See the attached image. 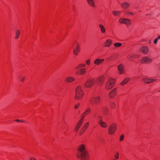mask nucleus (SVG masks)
Segmentation results:
<instances>
[{
	"mask_svg": "<svg viewBox=\"0 0 160 160\" xmlns=\"http://www.w3.org/2000/svg\"><path fill=\"white\" fill-rule=\"evenodd\" d=\"M78 152L77 157L82 160H88L89 156L88 153L85 148V146L82 145L79 146L78 148Z\"/></svg>",
	"mask_w": 160,
	"mask_h": 160,
	"instance_id": "nucleus-1",
	"label": "nucleus"
},
{
	"mask_svg": "<svg viewBox=\"0 0 160 160\" xmlns=\"http://www.w3.org/2000/svg\"><path fill=\"white\" fill-rule=\"evenodd\" d=\"M91 109L90 108H88V109L83 113L82 114V116L81 119L79 121L77 125L76 126L75 129L74 131L77 132L78 131V129H79V127L82 124L83 119L84 118L85 116L86 115H88L90 113V112Z\"/></svg>",
	"mask_w": 160,
	"mask_h": 160,
	"instance_id": "nucleus-2",
	"label": "nucleus"
},
{
	"mask_svg": "<svg viewBox=\"0 0 160 160\" xmlns=\"http://www.w3.org/2000/svg\"><path fill=\"white\" fill-rule=\"evenodd\" d=\"M83 92L80 86L78 87L76 89L75 98L77 99H80L82 97Z\"/></svg>",
	"mask_w": 160,
	"mask_h": 160,
	"instance_id": "nucleus-3",
	"label": "nucleus"
},
{
	"mask_svg": "<svg viewBox=\"0 0 160 160\" xmlns=\"http://www.w3.org/2000/svg\"><path fill=\"white\" fill-rule=\"evenodd\" d=\"M90 102L93 106L98 105L100 102V98L99 96L92 97L90 99Z\"/></svg>",
	"mask_w": 160,
	"mask_h": 160,
	"instance_id": "nucleus-4",
	"label": "nucleus"
},
{
	"mask_svg": "<svg viewBox=\"0 0 160 160\" xmlns=\"http://www.w3.org/2000/svg\"><path fill=\"white\" fill-rule=\"evenodd\" d=\"M115 83V79L112 78L109 79L106 84V88L108 89H109L111 88L114 85Z\"/></svg>",
	"mask_w": 160,
	"mask_h": 160,
	"instance_id": "nucleus-5",
	"label": "nucleus"
},
{
	"mask_svg": "<svg viewBox=\"0 0 160 160\" xmlns=\"http://www.w3.org/2000/svg\"><path fill=\"white\" fill-rule=\"evenodd\" d=\"M96 81V80L93 78L88 79L86 81L85 86L87 88L91 87L93 86Z\"/></svg>",
	"mask_w": 160,
	"mask_h": 160,
	"instance_id": "nucleus-6",
	"label": "nucleus"
},
{
	"mask_svg": "<svg viewBox=\"0 0 160 160\" xmlns=\"http://www.w3.org/2000/svg\"><path fill=\"white\" fill-rule=\"evenodd\" d=\"M117 129V125L115 123L110 125L108 128V133L110 134H113Z\"/></svg>",
	"mask_w": 160,
	"mask_h": 160,
	"instance_id": "nucleus-7",
	"label": "nucleus"
},
{
	"mask_svg": "<svg viewBox=\"0 0 160 160\" xmlns=\"http://www.w3.org/2000/svg\"><path fill=\"white\" fill-rule=\"evenodd\" d=\"M119 21L121 23L126 24L127 26H129L131 23L130 20L127 19L121 18L119 19Z\"/></svg>",
	"mask_w": 160,
	"mask_h": 160,
	"instance_id": "nucleus-8",
	"label": "nucleus"
},
{
	"mask_svg": "<svg viewBox=\"0 0 160 160\" xmlns=\"http://www.w3.org/2000/svg\"><path fill=\"white\" fill-rule=\"evenodd\" d=\"M73 52L76 55H78V53L80 51V49L78 46V44L76 42L74 45L73 47Z\"/></svg>",
	"mask_w": 160,
	"mask_h": 160,
	"instance_id": "nucleus-9",
	"label": "nucleus"
},
{
	"mask_svg": "<svg viewBox=\"0 0 160 160\" xmlns=\"http://www.w3.org/2000/svg\"><path fill=\"white\" fill-rule=\"evenodd\" d=\"M140 50L142 53L145 54H148L149 52V48L147 46L141 47L140 48Z\"/></svg>",
	"mask_w": 160,
	"mask_h": 160,
	"instance_id": "nucleus-10",
	"label": "nucleus"
},
{
	"mask_svg": "<svg viewBox=\"0 0 160 160\" xmlns=\"http://www.w3.org/2000/svg\"><path fill=\"white\" fill-rule=\"evenodd\" d=\"M104 78L103 76L98 77L97 79V85L100 86L103 82Z\"/></svg>",
	"mask_w": 160,
	"mask_h": 160,
	"instance_id": "nucleus-11",
	"label": "nucleus"
},
{
	"mask_svg": "<svg viewBox=\"0 0 160 160\" xmlns=\"http://www.w3.org/2000/svg\"><path fill=\"white\" fill-rule=\"evenodd\" d=\"M156 80V79H149L147 78H144L142 79V82L146 83H150Z\"/></svg>",
	"mask_w": 160,
	"mask_h": 160,
	"instance_id": "nucleus-12",
	"label": "nucleus"
},
{
	"mask_svg": "<svg viewBox=\"0 0 160 160\" xmlns=\"http://www.w3.org/2000/svg\"><path fill=\"white\" fill-rule=\"evenodd\" d=\"M152 61V59L146 57H144L141 60V62L142 63H149Z\"/></svg>",
	"mask_w": 160,
	"mask_h": 160,
	"instance_id": "nucleus-13",
	"label": "nucleus"
},
{
	"mask_svg": "<svg viewBox=\"0 0 160 160\" xmlns=\"http://www.w3.org/2000/svg\"><path fill=\"white\" fill-rule=\"evenodd\" d=\"M104 61V60L103 59L97 58L94 60V63L97 65H99L103 63Z\"/></svg>",
	"mask_w": 160,
	"mask_h": 160,
	"instance_id": "nucleus-14",
	"label": "nucleus"
},
{
	"mask_svg": "<svg viewBox=\"0 0 160 160\" xmlns=\"http://www.w3.org/2000/svg\"><path fill=\"white\" fill-rule=\"evenodd\" d=\"M119 73L120 74L123 73L124 72V66L122 64H119L118 66Z\"/></svg>",
	"mask_w": 160,
	"mask_h": 160,
	"instance_id": "nucleus-15",
	"label": "nucleus"
},
{
	"mask_svg": "<svg viewBox=\"0 0 160 160\" xmlns=\"http://www.w3.org/2000/svg\"><path fill=\"white\" fill-rule=\"evenodd\" d=\"M85 72V69L84 68H82L78 69L76 72V73L77 74L82 75H83Z\"/></svg>",
	"mask_w": 160,
	"mask_h": 160,
	"instance_id": "nucleus-16",
	"label": "nucleus"
},
{
	"mask_svg": "<svg viewBox=\"0 0 160 160\" xmlns=\"http://www.w3.org/2000/svg\"><path fill=\"white\" fill-rule=\"evenodd\" d=\"M116 88L113 89L109 94V96L110 98H112L114 97L116 94Z\"/></svg>",
	"mask_w": 160,
	"mask_h": 160,
	"instance_id": "nucleus-17",
	"label": "nucleus"
},
{
	"mask_svg": "<svg viewBox=\"0 0 160 160\" xmlns=\"http://www.w3.org/2000/svg\"><path fill=\"white\" fill-rule=\"evenodd\" d=\"M88 124L89 122H87L84 125V126L82 128L80 132V133L81 135L86 130L87 128L88 127Z\"/></svg>",
	"mask_w": 160,
	"mask_h": 160,
	"instance_id": "nucleus-18",
	"label": "nucleus"
},
{
	"mask_svg": "<svg viewBox=\"0 0 160 160\" xmlns=\"http://www.w3.org/2000/svg\"><path fill=\"white\" fill-rule=\"evenodd\" d=\"M74 80V79L72 77H69L66 78L65 81L67 82H71Z\"/></svg>",
	"mask_w": 160,
	"mask_h": 160,
	"instance_id": "nucleus-19",
	"label": "nucleus"
},
{
	"mask_svg": "<svg viewBox=\"0 0 160 160\" xmlns=\"http://www.w3.org/2000/svg\"><path fill=\"white\" fill-rule=\"evenodd\" d=\"M122 7L124 9H127L129 6V4L127 2H124L121 4Z\"/></svg>",
	"mask_w": 160,
	"mask_h": 160,
	"instance_id": "nucleus-20",
	"label": "nucleus"
},
{
	"mask_svg": "<svg viewBox=\"0 0 160 160\" xmlns=\"http://www.w3.org/2000/svg\"><path fill=\"white\" fill-rule=\"evenodd\" d=\"M98 124L101 127L104 128L106 127L107 126V124L103 121H101L100 122H99Z\"/></svg>",
	"mask_w": 160,
	"mask_h": 160,
	"instance_id": "nucleus-21",
	"label": "nucleus"
},
{
	"mask_svg": "<svg viewBox=\"0 0 160 160\" xmlns=\"http://www.w3.org/2000/svg\"><path fill=\"white\" fill-rule=\"evenodd\" d=\"M88 4L92 7H94L95 6V3L93 0H87Z\"/></svg>",
	"mask_w": 160,
	"mask_h": 160,
	"instance_id": "nucleus-22",
	"label": "nucleus"
},
{
	"mask_svg": "<svg viewBox=\"0 0 160 160\" xmlns=\"http://www.w3.org/2000/svg\"><path fill=\"white\" fill-rule=\"evenodd\" d=\"M20 34V32L19 30H17L15 31V39H18L19 36V35Z\"/></svg>",
	"mask_w": 160,
	"mask_h": 160,
	"instance_id": "nucleus-23",
	"label": "nucleus"
},
{
	"mask_svg": "<svg viewBox=\"0 0 160 160\" xmlns=\"http://www.w3.org/2000/svg\"><path fill=\"white\" fill-rule=\"evenodd\" d=\"M129 78H125L121 83V84L123 85L127 83L129 81Z\"/></svg>",
	"mask_w": 160,
	"mask_h": 160,
	"instance_id": "nucleus-24",
	"label": "nucleus"
},
{
	"mask_svg": "<svg viewBox=\"0 0 160 160\" xmlns=\"http://www.w3.org/2000/svg\"><path fill=\"white\" fill-rule=\"evenodd\" d=\"M99 27L100 28L101 31L102 33H105V29L103 26L102 24L99 25Z\"/></svg>",
	"mask_w": 160,
	"mask_h": 160,
	"instance_id": "nucleus-25",
	"label": "nucleus"
},
{
	"mask_svg": "<svg viewBox=\"0 0 160 160\" xmlns=\"http://www.w3.org/2000/svg\"><path fill=\"white\" fill-rule=\"evenodd\" d=\"M112 42V40L110 39H108L107 40L105 43L106 46L109 47L110 46V44Z\"/></svg>",
	"mask_w": 160,
	"mask_h": 160,
	"instance_id": "nucleus-26",
	"label": "nucleus"
},
{
	"mask_svg": "<svg viewBox=\"0 0 160 160\" xmlns=\"http://www.w3.org/2000/svg\"><path fill=\"white\" fill-rule=\"evenodd\" d=\"M102 110L106 114L108 113V109L107 107L103 106L102 107Z\"/></svg>",
	"mask_w": 160,
	"mask_h": 160,
	"instance_id": "nucleus-27",
	"label": "nucleus"
},
{
	"mask_svg": "<svg viewBox=\"0 0 160 160\" xmlns=\"http://www.w3.org/2000/svg\"><path fill=\"white\" fill-rule=\"evenodd\" d=\"M112 13L114 16H117L119 15L120 12L116 11H112Z\"/></svg>",
	"mask_w": 160,
	"mask_h": 160,
	"instance_id": "nucleus-28",
	"label": "nucleus"
},
{
	"mask_svg": "<svg viewBox=\"0 0 160 160\" xmlns=\"http://www.w3.org/2000/svg\"><path fill=\"white\" fill-rule=\"evenodd\" d=\"M85 64H80L78 65V66H77L76 68H75L76 69H78L79 68H80L81 67H84L85 66Z\"/></svg>",
	"mask_w": 160,
	"mask_h": 160,
	"instance_id": "nucleus-29",
	"label": "nucleus"
},
{
	"mask_svg": "<svg viewBox=\"0 0 160 160\" xmlns=\"http://www.w3.org/2000/svg\"><path fill=\"white\" fill-rule=\"evenodd\" d=\"M110 105L112 108H114L116 106L115 103L112 102H110Z\"/></svg>",
	"mask_w": 160,
	"mask_h": 160,
	"instance_id": "nucleus-30",
	"label": "nucleus"
},
{
	"mask_svg": "<svg viewBox=\"0 0 160 160\" xmlns=\"http://www.w3.org/2000/svg\"><path fill=\"white\" fill-rule=\"evenodd\" d=\"M125 15L127 16H128L130 15H133L134 14L133 12H125Z\"/></svg>",
	"mask_w": 160,
	"mask_h": 160,
	"instance_id": "nucleus-31",
	"label": "nucleus"
},
{
	"mask_svg": "<svg viewBox=\"0 0 160 160\" xmlns=\"http://www.w3.org/2000/svg\"><path fill=\"white\" fill-rule=\"evenodd\" d=\"M97 120L98 121V123L100 122L101 121H102V117L101 116H98L97 117Z\"/></svg>",
	"mask_w": 160,
	"mask_h": 160,
	"instance_id": "nucleus-32",
	"label": "nucleus"
},
{
	"mask_svg": "<svg viewBox=\"0 0 160 160\" xmlns=\"http://www.w3.org/2000/svg\"><path fill=\"white\" fill-rule=\"evenodd\" d=\"M114 45L115 47H118L121 46L122 44L119 42L116 43L114 44Z\"/></svg>",
	"mask_w": 160,
	"mask_h": 160,
	"instance_id": "nucleus-33",
	"label": "nucleus"
},
{
	"mask_svg": "<svg viewBox=\"0 0 160 160\" xmlns=\"http://www.w3.org/2000/svg\"><path fill=\"white\" fill-rule=\"evenodd\" d=\"M133 56L131 54L129 55L128 57V59L132 60L133 58Z\"/></svg>",
	"mask_w": 160,
	"mask_h": 160,
	"instance_id": "nucleus-34",
	"label": "nucleus"
},
{
	"mask_svg": "<svg viewBox=\"0 0 160 160\" xmlns=\"http://www.w3.org/2000/svg\"><path fill=\"white\" fill-rule=\"evenodd\" d=\"M124 138V136L123 135H122L120 136V141H122Z\"/></svg>",
	"mask_w": 160,
	"mask_h": 160,
	"instance_id": "nucleus-35",
	"label": "nucleus"
},
{
	"mask_svg": "<svg viewBox=\"0 0 160 160\" xmlns=\"http://www.w3.org/2000/svg\"><path fill=\"white\" fill-rule=\"evenodd\" d=\"M119 153L118 152H117L116 154L115 155L114 157L116 159H118V158Z\"/></svg>",
	"mask_w": 160,
	"mask_h": 160,
	"instance_id": "nucleus-36",
	"label": "nucleus"
},
{
	"mask_svg": "<svg viewBox=\"0 0 160 160\" xmlns=\"http://www.w3.org/2000/svg\"><path fill=\"white\" fill-rule=\"evenodd\" d=\"M86 63L87 65H89L90 63V61L89 59H88L86 61Z\"/></svg>",
	"mask_w": 160,
	"mask_h": 160,
	"instance_id": "nucleus-37",
	"label": "nucleus"
},
{
	"mask_svg": "<svg viewBox=\"0 0 160 160\" xmlns=\"http://www.w3.org/2000/svg\"><path fill=\"white\" fill-rule=\"evenodd\" d=\"M79 104H76L74 106V108H75V109H77L79 107Z\"/></svg>",
	"mask_w": 160,
	"mask_h": 160,
	"instance_id": "nucleus-38",
	"label": "nucleus"
},
{
	"mask_svg": "<svg viewBox=\"0 0 160 160\" xmlns=\"http://www.w3.org/2000/svg\"><path fill=\"white\" fill-rule=\"evenodd\" d=\"M158 39H157V38H156L154 40V44H156L157 42L158 41Z\"/></svg>",
	"mask_w": 160,
	"mask_h": 160,
	"instance_id": "nucleus-39",
	"label": "nucleus"
},
{
	"mask_svg": "<svg viewBox=\"0 0 160 160\" xmlns=\"http://www.w3.org/2000/svg\"><path fill=\"white\" fill-rule=\"evenodd\" d=\"M30 160H36V158L34 157H31L30 158Z\"/></svg>",
	"mask_w": 160,
	"mask_h": 160,
	"instance_id": "nucleus-40",
	"label": "nucleus"
},
{
	"mask_svg": "<svg viewBox=\"0 0 160 160\" xmlns=\"http://www.w3.org/2000/svg\"><path fill=\"white\" fill-rule=\"evenodd\" d=\"M24 78H25V77H21V81L22 82H23L24 81Z\"/></svg>",
	"mask_w": 160,
	"mask_h": 160,
	"instance_id": "nucleus-41",
	"label": "nucleus"
},
{
	"mask_svg": "<svg viewBox=\"0 0 160 160\" xmlns=\"http://www.w3.org/2000/svg\"><path fill=\"white\" fill-rule=\"evenodd\" d=\"M15 121L17 122H20V120H19L18 119H17L15 120Z\"/></svg>",
	"mask_w": 160,
	"mask_h": 160,
	"instance_id": "nucleus-42",
	"label": "nucleus"
},
{
	"mask_svg": "<svg viewBox=\"0 0 160 160\" xmlns=\"http://www.w3.org/2000/svg\"><path fill=\"white\" fill-rule=\"evenodd\" d=\"M157 39H158V40L159 39H160V36H158V38H157Z\"/></svg>",
	"mask_w": 160,
	"mask_h": 160,
	"instance_id": "nucleus-43",
	"label": "nucleus"
},
{
	"mask_svg": "<svg viewBox=\"0 0 160 160\" xmlns=\"http://www.w3.org/2000/svg\"><path fill=\"white\" fill-rule=\"evenodd\" d=\"M20 122H24V121L23 120H20Z\"/></svg>",
	"mask_w": 160,
	"mask_h": 160,
	"instance_id": "nucleus-44",
	"label": "nucleus"
},
{
	"mask_svg": "<svg viewBox=\"0 0 160 160\" xmlns=\"http://www.w3.org/2000/svg\"><path fill=\"white\" fill-rule=\"evenodd\" d=\"M64 134H65V131H64Z\"/></svg>",
	"mask_w": 160,
	"mask_h": 160,
	"instance_id": "nucleus-45",
	"label": "nucleus"
},
{
	"mask_svg": "<svg viewBox=\"0 0 160 160\" xmlns=\"http://www.w3.org/2000/svg\"><path fill=\"white\" fill-rule=\"evenodd\" d=\"M158 92H160V91H159Z\"/></svg>",
	"mask_w": 160,
	"mask_h": 160,
	"instance_id": "nucleus-46",
	"label": "nucleus"
},
{
	"mask_svg": "<svg viewBox=\"0 0 160 160\" xmlns=\"http://www.w3.org/2000/svg\"><path fill=\"white\" fill-rule=\"evenodd\" d=\"M113 160H115V159H113Z\"/></svg>",
	"mask_w": 160,
	"mask_h": 160,
	"instance_id": "nucleus-47",
	"label": "nucleus"
}]
</instances>
